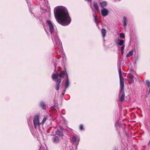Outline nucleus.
<instances>
[{"mask_svg": "<svg viewBox=\"0 0 150 150\" xmlns=\"http://www.w3.org/2000/svg\"><path fill=\"white\" fill-rule=\"evenodd\" d=\"M93 6L94 8L96 11H98L99 12H100V10L99 9V6L96 2H93Z\"/></svg>", "mask_w": 150, "mask_h": 150, "instance_id": "f8f14e48", "label": "nucleus"}, {"mask_svg": "<svg viewBox=\"0 0 150 150\" xmlns=\"http://www.w3.org/2000/svg\"><path fill=\"white\" fill-rule=\"evenodd\" d=\"M121 47V51L122 54H123L124 53V50L125 47V45H123Z\"/></svg>", "mask_w": 150, "mask_h": 150, "instance_id": "4be33fe9", "label": "nucleus"}, {"mask_svg": "<svg viewBox=\"0 0 150 150\" xmlns=\"http://www.w3.org/2000/svg\"><path fill=\"white\" fill-rule=\"evenodd\" d=\"M61 81V79H58L56 81V84L55 85V89L57 91L59 89Z\"/></svg>", "mask_w": 150, "mask_h": 150, "instance_id": "0eeeda50", "label": "nucleus"}, {"mask_svg": "<svg viewBox=\"0 0 150 150\" xmlns=\"http://www.w3.org/2000/svg\"><path fill=\"white\" fill-rule=\"evenodd\" d=\"M129 81L131 83H133L134 82V80L133 79V76H131L129 77Z\"/></svg>", "mask_w": 150, "mask_h": 150, "instance_id": "412c9836", "label": "nucleus"}, {"mask_svg": "<svg viewBox=\"0 0 150 150\" xmlns=\"http://www.w3.org/2000/svg\"><path fill=\"white\" fill-rule=\"evenodd\" d=\"M60 141V139L59 137L55 136L53 137L52 139V142L54 144L58 143Z\"/></svg>", "mask_w": 150, "mask_h": 150, "instance_id": "1a4fd4ad", "label": "nucleus"}, {"mask_svg": "<svg viewBox=\"0 0 150 150\" xmlns=\"http://www.w3.org/2000/svg\"><path fill=\"white\" fill-rule=\"evenodd\" d=\"M55 17L58 23L63 26H67L71 22V19L66 8L62 6H57L54 9Z\"/></svg>", "mask_w": 150, "mask_h": 150, "instance_id": "f257e3e1", "label": "nucleus"}, {"mask_svg": "<svg viewBox=\"0 0 150 150\" xmlns=\"http://www.w3.org/2000/svg\"><path fill=\"white\" fill-rule=\"evenodd\" d=\"M47 23L49 26V30L52 35L53 33L54 30V28L53 25L51 21L49 20H47Z\"/></svg>", "mask_w": 150, "mask_h": 150, "instance_id": "39448f33", "label": "nucleus"}, {"mask_svg": "<svg viewBox=\"0 0 150 150\" xmlns=\"http://www.w3.org/2000/svg\"><path fill=\"white\" fill-rule=\"evenodd\" d=\"M63 127H60V129H63Z\"/></svg>", "mask_w": 150, "mask_h": 150, "instance_id": "c756f323", "label": "nucleus"}, {"mask_svg": "<svg viewBox=\"0 0 150 150\" xmlns=\"http://www.w3.org/2000/svg\"><path fill=\"white\" fill-rule=\"evenodd\" d=\"M94 17L95 21L96 23H98V21H97L96 17L95 15H94Z\"/></svg>", "mask_w": 150, "mask_h": 150, "instance_id": "a878e982", "label": "nucleus"}, {"mask_svg": "<svg viewBox=\"0 0 150 150\" xmlns=\"http://www.w3.org/2000/svg\"><path fill=\"white\" fill-rule=\"evenodd\" d=\"M101 32L103 37L104 38L105 36L106 33V30L105 29H101Z\"/></svg>", "mask_w": 150, "mask_h": 150, "instance_id": "dca6fc26", "label": "nucleus"}, {"mask_svg": "<svg viewBox=\"0 0 150 150\" xmlns=\"http://www.w3.org/2000/svg\"><path fill=\"white\" fill-rule=\"evenodd\" d=\"M59 75L60 78H63L66 76L67 77V78H68L66 72L64 71H61Z\"/></svg>", "mask_w": 150, "mask_h": 150, "instance_id": "9d476101", "label": "nucleus"}, {"mask_svg": "<svg viewBox=\"0 0 150 150\" xmlns=\"http://www.w3.org/2000/svg\"><path fill=\"white\" fill-rule=\"evenodd\" d=\"M40 105L42 108L45 110L46 108V106L45 103L43 102H42L40 103Z\"/></svg>", "mask_w": 150, "mask_h": 150, "instance_id": "a211bd4d", "label": "nucleus"}, {"mask_svg": "<svg viewBox=\"0 0 150 150\" xmlns=\"http://www.w3.org/2000/svg\"><path fill=\"white\" fill-rule=\"evenodd\" d=\"M133 54V51L132 50L129 52V53L128 54H127L126 55V57H130L132 56Z\"/></svg>", "mask_w": 150, "mask_h": 150, "instance_id": "aec40b11", "label": "nucleus"}, {"mask_svg": "<svg viewBox=\"0 0 150 150\" xmlns=\"http://www.w3.org/2000/svg\"><path fill=\"white\" fill-rule=\"evenodd\" d=\"M100 4L101 7L103 8L107 5V2L106 1H103L100 2Z\"/></svg>", "mask_w": 150, "mask_h": 150, "instance_id": "ddd939ff", "label": "nucleus"}, {"mask_svg": "<svg viewBox=\"0 0 150 150\" xmlns=\"http://www.w3.org/2000/svg\"><path fill=\"white\" fill-rule=\"evenodd\" d=\"M127 22V18L125 16H124L123 17L122 20V23L124 28H125L126 26Z\"/></svg>", "mask_w": 150, "mask_h": 150, "instance_id": "9b49d317", "label": "nucleus"}, {"mask_svg": "<svg viewBox=\"0 0 150 150\" xmlns=\"http://www.w3.org/2000/svg\"><path fill=\"white\" fill-rule=\"evenodd\" d=\"M72 140L74 143H76V144H77L79 143V139L77 135H74L73 136Z\"/></svg>", "mask_w": 150, "mask_h": 150, "instance_id": "6e6552de", "label": "nucleus"}, {"mask_svg": "<svg viewBox=\"0 0 150 150\" xmlns=\"http://www.w3.org/2000/svg\"><path fill=\"white\" fill-rule=\"evenodd\" d=\"M101 12L103 16H106L108 14V11L107 9L103 8L101 10Z\"/></svg>", "mask_w": 150, "mask_h": 150, "instance_id": "423d86ee", "label": "nucleus"}, {"mask_svg": "<svg viewBox=\"0 0 150 150\" xmlns=\"http://www.w3.org/2000/svg\"><path fill=\"white\" fill-rule=\"evenodd\" d=\"M54 42H55L58 49L60 50H62V42H61L57 35H55L52 38Z\"/></svg>", "mask_w": 150, "mask_h": 150, "instance_id": "7ed1b4c3", "label": "nucleus"}, {"mask_svg": "<svg viewBox=\"0 0 150 150\" xmlns=\"http://www.w3.org/2000/svg\"><path fill=\"white\" fill-rule=\"evenodd\" d=\"M80 129L81 130H82L83 129V127L82 124L80 125Z\"/></svg>", "mask_w": 150, "mask_h": 150, "instance_id": "bb28decb", "label": "nucleus"}, {"mask_svg": "<svg viewBox=\"0 0 150 150\" xmlns=\"http://www.w3.org/2000/svg\"><path fill=\"white\" fill-rule=\"evenodd\" d=\"M119 73L120 76V85L121 88L120 91V93H121V96L120 97V100L121 101H122L124 100L125 98V94L124 88V79L122 76L120 68L119 70Z\"/></svg>", "mask_w": 150, "mask_h": 150, "instance_id": "f03ea898", "label": "nucleus"}, {"mask_svg": "<svg viewBox=\"0 0 150 150\" xmlns=\"http://www.w3.org/2000/svg\"><path fill=\"white\" fill-rule=\"evenodd\" d=\"M47 118L46 117H44L43 119V120L42 121V122H41V123H41V124H44L45 121H46V120H47Z\"/></svg>", "mask_w": 150, "mask_h": 150, "instance_id": "393cba45", "label": "nucleus"}, {"mask_svg": "<svg viewBox=\"0 0 150 150\" xmlns=\"http://www.w3.org/2000/svg\"><path fill=\"white\" fill-rule=\"evenodd\" d=\"M54 67H55V69L56 68V64H54Z\"/></svg>", "mask_w": 150, "mask_h": 150, "instance_id": "c85d7f7f", "label": "nucleus"}, {"mask_svg": "<svg viewBox=\"0 0 150 150\" xmlns=\"http://www.w3.org/2000/svg\"><path fill=\"white\" fill-rule=\"evenodd\" d=\"M65 83L66 89H67L69 87V80L68 78L67 79V80L66 81Z\"/></svg>", "mask_w": 150, "mask_h": 150, "instance_id": "f3484780", "label": "nucleus"}, {"mask_svg": "<svg viewBox=\"0 0 150 150\" xmlns=\"http://www.w3.org/2000/svg\"><path fill=\"white\" fill-rule=\"evenodd\" d=\"M86 1H88V2H91V0H86Z\"/></svg>", "mask_w": 150, "mask_h": 150, "instance_id": "cd10ccee", "label": "nucleus"}, {"mask_svg": "<svg viewBox=\"0 0 150 150\" xmlns=\"http://www.w3.org/2000/svg\"><path fill=\"white\" fill-rule=\"evenodd\" d=\"M56 134L60 136H62L63 135V134L62 132L60 131L59 130H57L55 131Z\"/></svg>", "mask_w": 150, "mask_h": 150, "instance_id": "2eb2a0df", "label": "nucleus"}, {"mask_svg": "<svg viewBox=\"0 0 150 150\" xmlns=\"http://www.w3.org/2000/svg\"><path fill=\"white\" fill-rule=\"evenodd\" d=\"M40 149H39V150H41V149H42V148L41 147H40Z\"/></svg>", "mask_w": 150, "mask_h": 150, "instance_id": "7c9ffc66", "label": "nucleus"}, {"mask_svg": "<svg viewBox=\"0 0 150 150\" xmlns=\"http://www.w3.org/2000/svg\"><path fill=\"white\" fill-rule=\"evenodd\" d=\"M146 82L148 88H150V82L149 80H146Z\"/></svg>", "mask_w": 150, "mask_h": 150, "instance_id": "b1692460", "label": "nucleus"}, {"mask_svg": "<svg viewBox=\"0 0 150 150\" xmlns=\"http://www.w3.org/2000/svg\"><path fill=\"white\" fill-rule=\"evenodd\" d=\"M120 37L121 38H124L125 37V34L122 33H120Z\"/></svg>", "mask_w": 150, "mask_h": 150, "instance_id": "5701e85b", "label": "nucleus"}, {"mask_svg": "<svg viewBox=\"0 0 150 150\" xmlns=\"http://www.w3.org/2000/svg\"><path fill=\"white\" fill-rule=\"evenodd\" d=\"M39 116L38 115H35L33 118V123L35 128L36 129L40 127L41 124L39 120Z\"/></svg>", "mask_w": 150, "mask_h": 150, "instance_id": "20e7f679", "label": "nucleus"}, {"mask_svg": "<svg viewBox=\"0 0 150 150\" xmlns=\"http://www.w3.org/2000/svg\"><path fill=\"white\" fill-rule=\"evenodd\" d=\"M59 74L58 73L57 74H52V77L53 79H56L59 76Z\"/></svg>", "mask_w": 150, "mask_h": 150, "instance_id": "6ab92c4d", "label": "nucleus"}, {"mask_svg": "<svg viewBox=\"0 0 150 150\" xmlns=\"http://www.w3.org/2000/svg\"><path fill=\"white\" fill-rule=\"evenodd\" d=\"M149 142H150V141H149Z\"/></svg>", "mask_w": 150, "mask_h": 150, "instance_id": "2f4dec72", "label": "nucleus"}, {"mask_svg": "<svg viewBox=\"0 0 150 150\" xmlns=\"http://www.w3.org/2000/svg\"><path fill=\"white\" fill-rule=\"evenodd\" d=\"M117 42L118 44L120 46H122L124 45V42L123 40L121 39L119 40V39H118Z\"/></svg>", "mask_w": 150, "mask_h": 150, "instance_id": "4468645a", "label": "nucleus"}]
</instances>
